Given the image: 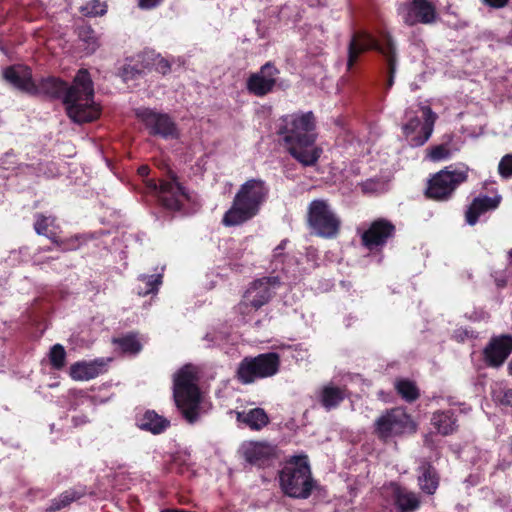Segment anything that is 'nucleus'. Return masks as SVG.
I'll use <instances>...</instances> for the list:
<instances>
[{"mask_svg":"<svg viewBox=\"0 0 512 512\" xmlns=\"http://www.w3.org/2000/svg\"><path fill=\"white\" fill-rule=\"evenodd\" d=\"M0 168L11 174L18 175L25 169H29L30 165L20 163L13 151H7L0 159Z\"/></svg>","mask_w":512,"mask_h":512,"instance_id":"nucleus-31","label":"nucleus"},{"mask_svg":"<svg viewBox=\"0 0 512 512\" xmlns=\"http://www.w3.org/2000/svg\"><path fill=\"white\" fill-rule=\"evenodd\" d=\"M315 129L316 120L311 111L288 114L280 119L278 135L290 155L303 166H313L322 153L315 145Z\"/></svg>","mask_w":512,"mask_h":512,"instance_id":"nucleus-2","label":"nucleus"},{"mask_svg":"<svg viewBox=\"0 0 512 512\" xmlns=\"http://www.w3.org/2000/svg\"><path fill=\"white\" fill-rule=\"evenodd\" d=\"M471 410L470 407H464L461 411L464 412V413H467Z\"/></svg>","mask_w":512,"mask_h":512,"instance_id":"nucleus-51","label":"nucleus"},{"mask_svg":"<svg viewBox=\"0 0 512 512\" xmlns=\"http://www.w3.org/2000/svg\"><path fill=\"white\" fill-rule=\"evenodd\" d=\"M363 193L377 195L388 190V183L380 178L367 179L361 184Z\"/></svg>","mask_w":512,"mask_h":512,"instance_id":"nucleus-33","label":"nucleus"},{"mask_svg":"<svg viewBox=\"0 0 512 512\" xmlns=\"http://www.w3.org/2000/svg\"><path fill=\"white\" fill-rule=\"evenodd\" d=\"M468 172L469 167L463 163L445 167L429 180L427 196L435 200H447L468 179Z\"/></svg>","mask_w":512,"mask_h":512,"instance_id":"nucleus-9","label":"nucleus"},{"mask_svg":"<svg viewBox=\"0 0 512 512\" xmlns=\"http://www.w3.org/2000/svg\"><path fill=\"white\" fill-rule=\"evenodd\" d=\"M431 424L441 435L447 436L454 433L457 428V419L451 410H438L432 414Z\"/></svg>","mask_w":512,"mask_h":512,"instance_id":"nucleus-26","label":"nucleus"},{"mask_svg":"<svg viewBox=\"0 0 512 512\" xmlns=\"http://www.w3.org/2000/svg\"><path fill=\"white\" fill-rule=\"evenodd\" d=\"M394 387L398 394L407 402L415 401L420 395L415 382L408 379H397Z\"/></svg>","mask_w":512,"mask_h":512,"instance_id":"nucleus-30","label":"nucleus"},{"mask_svg":"<svg viewBox=\"0 0 512 512\" xmlns=\"http://www.w3.org/2000/svg\"><path fill=\"white\" fill-rule=\"evenodd\" d=\"M437 114L423 102L410 105L401 123L402 135L410 147L423 146L432 136Z\"/></svg>","mask_w":512,"mask_h":512,"instance_id":"nucleus-4","label":"nucleus"},{"mask_svg":"<svg viewBox=\"0 0 512 512\" xmlns=\"http://www.w3.org/2000/svg\"><path fill=\"white\" fill-rule=\"evenodd\" d=\"M224 339H225V337L223 334L216 333V332H209L204 337V340L209 342V344H208L209 346L210 345L220 346L223 344Z\"/></svg>","mask_w":512,"mask_h":512,"instance_id":"nucleus-43","label":"nucleus"},{"mask_svg":"<svg viewBox=\"0 0 512 512\" xmlns=\"http://www.w3.org/2000/svg\"><path fill=\"white\" fill-rule=\"evenodd\" d=\"M318 397L321 405L329 411L336 408L345 399L346 392L340 387L326 385L320 389Z\"/></svg>","mask_w":512,"mask_h":512,"instance_id":"nucleus-27","label":"nucleus"},{"mask_svg":"<svg viewBox=\"0 0 512 512\" xmlns=\"http://www.w3.org/2000/svg\"><path fill=\"white\" fill-rule=\"evenodd\" d=\"M157 70L162 74H166L170 70V64L165 59H160L157 63Z\"/></svg>","mask_w":512,"mask_h":512,"instance_id":"nucleus-45","label":"nucleus"},{"mask_svg":"<svg viewBox=\"0 0 512 512\" xmlns=\"http://www.w3.org/2000/svg\"><path fill=\"white\" fill-rule=\"evenodd\" d=\"M55 221V218L52 216H45L37 213L35 215L34 229L38 235H43L56 242L55 237L58 227L55 224Z\"/></svg>","mask_w":512,"mask_h":512,"instance_id":"nucleus-29","label":"nucleus"},{"mask_svg":"<svg viewBox=\"0 0 512 512\" xmlns=\"http://www.w3.org/2000/svg\"><path fill=\"white\" fill-rule=\"evenodd\" d=\"M499 203V197H489L485 195L474 198L465 212L466 222L471 226L475 225L482 214L489 210L496 209Z\"/></svg>","mask_w":512,"mask_h":512,"instance_id":"nucleus-22","label":"nucleus"},{"mask_svg":"<svg viewBox=\"0 0 512 512\" xmlns=\"http://www.w3.org/2000/svg\"><path fill=\"white\" fill-rule=\"evenodd\" d=\"M138 173L141 177L146 178L149 175V167L146 165L139 167Z\"/></svg>","mask_w":512,"mask_h":512,"instance_id":"nucleus-49","label":"nucleus"},{"mask_svg":"<svg viewBox=\"0 0 512 512\" xmlns=\"http://www.w3.org/2000/svg\"><path fill=\"white\" fill-rule=\"evenodd\" d=\"M169 425L170 421L168 419L153 410H147L142 415L136 417V426L139 429L155 435L164 432Z\"/></svg>","mask_w":512,"mask_h":512,"instance_id":"nucleus-25","label":"nucleus"},{"mask_svg":"<svg viewBox=\"0 0 512 512\" xmlns=\"http://www.w3.org/2000/svg\"><path fill=\"white\" fill-rule=\"evenodd\" d=\"M287 240L284 239L280 242V244L273 250L272 263L275 265V269L278 268V264H283L286 255L284 254V250L287 244Z\"/></svg>","mask_w":512,"mask_h":512,"instance_id":"nucleus-42","label":"nucleus"},{"mask_svg":"<svg viewBox=\"0 0 512 512\" xmlns=\"http://www.w3.org/2000/svg\"><path fill=\"white\" fill-rule=\"evenodd\" d=\"M269 186L260 178L245 181L236 192L231 207L225 212V226L241 225L257 216L268 199Z\"/></svg>","mask_w":512,"mask_h":512,"instance_id":"nucleus-3","label":"nucleus"},{"mask_svg":"<svg viewBox=\"0 0 512 512\" xmlns=\"http://www.w3.org/2000/svg\"><path fill=\"white\" fill-rule=\"evenodd\" d=\"M138 280L144 284V287H139L138 294L146 296L158 292L159 286L162 283V274H142L138 277Z\"/></svg>","mask_w":512,"mask_h":512,"instance_id":"nucleus-32","label":"nucleus"},{"mask_svg":"<svg viewBox=\"0 0 512 512\" xmlns=\"http://www.w3.org/2000/svg\"><path fill=\"white\" fill-rule=\"evenodd\" d=\"M111 358H96L89 361H78L71 365L69 374L77 381H88L105 373Z\"/></svg>","mask_w":512,"mask_h":512,"instance_id":"nucleus-19","label":"nucleus"},{"mask_svg":"<svg viewBox=\"0 0 512 512\" xmlns=\"http://www.w3.org/2000/svg\"><path fill=\"white\" fill-rule=\"evenodd\" d=\"M502 285H503L502 281H499L498 286H502Z\"/></svg>","mask_w":512,"mask_h":512,"instance_id":"nucleus-53","label":"nucleus"},{"mask_svg":"<svg viewBox=\"0 0 512 512\" xmlns=\"http://www.w3.org/2000/svg\"><path fill=\"white\" fill-rule=\"evenodd\" d=\"M280 366L279 355L275 352L263 353L256 357H245L237 369V377L243 384H249L257 379L275 375Z\"/></svg>","mask_w":512,"mask_h":512,"instance_id":"nucleus-11","label":"nucleus"},{"mask_svg":"<svg viewBox=\"0 0 512 512\" xmlns=\"http://www.w3.org/2000/svg\"><path fill=\"white\" fill-rule=\"evenodd\" d=\"M146 185L157 194L166 209L186 212L190 204L196 203V195L182 186L174 174L168 179L161 180L159 184L155 180H147Z\"/></svg>","mask_w":512,"mask_h":512,"instance_id":"nucleus-8","label":"nucleus"},{"mask_svg":"<svg viewBox=\"0 0 512 512\" xmlns=\"http://www.w3.org/2000/svg\"><path fill=\"white\" fill-rule=\"evenodd\" d=\"M136 115L151 135L160 136L163 139L178 137L177 126L168 114L149 108H141L136 111Z\"/></svg>","mask_w":512,"mask_h":512,"instance_id":"nucleus-14","label":"nucleus"},{"mask_svg":"<svg viewBox=\"0 0 512 512\" xmlns=\"http://www.w3.org/2000/svg\"><path fill=\"white\" fill-rule=\"evenodd\" d=\"M493 400L503 406L512 407V390L501 385H495L492 389Z\"/></svg>","mask_w":512,"mask_h":512,"instance_id":"nucleus-40","label":"nucleus"},{"mask_svg":"<svg viewBox=\"0 0 512 512\" xmlns=\"http://www.w3.org/2000/svg\"><path fill=\"white\" fill-rule=\"evenodd\" d=\"M32 93H40L52 98H63L69 118L78 124L92 122L100 116V107L94 101V87L89 72L81 69L73 84H67L55 77L43 78L35 82Z\"/></svg>","mask_w":512,"mask_h":512,"instance_id":"nucleus-1","label":"nucleus"},{"mask_svg":"<svg viewBox=\"0 0 512 512\" xmlns=\"http://www.w3.org/2000/svg\"><path fill=\"white\" fill-rule=\"evenodd\" d=\"M371 49L379 51L386 59L389 74L386 82V90H389L394 84L395 74L397 71L395 45L389 35H386L383 41L379 42L366 31H359L355 33L348 46L347 68L351 69L357 61L358 56L362 52Z\"/></svg>","mask_w":512,"mask_h":512,"instance_id":"nucleus-5","label":"nucleus"},{"mask_svg":"<svg viewBox=\"0 0 512 512\" xmlns=\"http://www.w3.org/2000/svg\"><path fill=\"white\" fill-rule=\"evenodd\" d=\"M162 0H139V6L142 9H152L158 6Z\"/></svg>","mask_w":512,"mask_h":512,"instance_id":"nucleus-44","label":"nucleus"},{"mask_svg":"<svg viewBox=\"0 0 512 512\" xmlns=\"http://www.w3.org/2000/svg\"><path fill=\"white\" fill-rule=\"evenodd\" d=\"M377 435L387 440L405 433L414 432L415 425L411 417L402 408L386 411L375 422Z\"/></svg>","mask_w":512,"mask_h":512,"instance_id":"nucleus-13","label":"nucleus"},{"mask_svg":"<svg viewBox=\"0 0 512 512\" xmlns=\"http://www.w3.org/2000/svg\"><path fill=\"white\" fill-rule=\"evenodd\" d=\"M279 480L283 492L293 498H308L315 486L306 456L289 459L280 471Z\"/></svg>","mask_w":512,"mask_h":512,"instance_id":"nucleus-6","label":"nucleus"},{"mask_svg":"<svg viewBox=\"0 0 512 512\" xmlns=\"http://www.w3.org/2000/svg\"><path fill=\"white\" fill-rule=\"evenodd\" d=\"M237 420L246 424L252 430H260L269 422L268 415L262 408H253L247 412H238Z\"/></svg>","mask_w":512,"mask_h":512,"instance_id":"nucleus-28","label":"nucleus"},{"mask_svg":"<svg viewBox=\"0 0 512 512\" xmlns=\"http://www.w3.org/2000/svg\"><path fill=\"white\" fill-rule=\"evenodd\" d=\"M398 14L402 21L413 26L417 23L432 24L437 20V11L429 0H411L398 7Z\"/></svg>","mask_w":512,"mask_h":512,"instance_id":"nucleus-15","label":"nucleus"},{"mask_svg":"<svg viewBox=\"0 0 512 512\" xmlns=\"http://www.w3.org/2000/svg\"><path fill=\"white\" fill-rule=\"evenodd\" d=\"M243 455L251 464L262 465L274 454V447L265 442H248L242 445Z\"/></svg>","mask_w":512,"mask_h":512,"instance_id":"nucleus-23","label":"nucleus"},{"mask_svg":"<svg viewBox=\"0 0 512 512\" xmlns=\"http://www.w3.org/2000/svg\"><path fill=\"white\" fill-rule=\"evenodd\" d=\"M279 285L280 279L278 276L255 280L246 290L242 302L238 305V311L245 314L250 310H258L270 301Z\"/></svg>","mask_w":512,"mask_h":512,"instance_id":"nucleus-12","label":"nucleus"},{"mask_svg":"<svg viewBox=\"0 0 512 512\" xmlns=\"http://www.w3.org/2000/svg\"><path fill=\"white\" fill-rule=\"evenodd\" d=\"M498 172L504 179L512 177V154L503 156L498 164Z\"/></svg>","mask_w":512,"mask_h":512,"instance_id":"nucleus-41","label":"nucleus"},{"mask_svg":"<svg viewBox=\"0 0 512 512\" xmlns=\"http://www.w3.org/2000/svg\"><path fill=\"white\" fill-rule=\"evenodd\" d=\"M307 221L315 235L327 239L336 237L341 225L339 216L323 199L310 202Z\"/></svg>","mask_w":512,"mask_h":512,"instance_id":"nucleus-10","label":"nucleus"},{"mask_svg":"<svg viewBox=\"0 0 512 512\" xmlns=\"http://www.w3.org/2000/svg\"><path fill=\"white\" fill-rule=\"evenodd\" d=\"M279 70L272 62L265 63L259 71L252 73L246 81L247 91L257 97H264L274 90Z\"/></svg>","mask_w":512,"mask_h":512,"instance_id":"nucleus-16","label":"nucleus"},{"mask_svg":"<svg viewBox=\"0 0 512 512\" xmlns=\"http://www.w3.org/2000/svg\"><path fill=\"white\" fill-rule=\"evenodd\" d=\"M3 77L7 82L20 90L32 93L35 89L32 72L26 66L16 65L8 67L3 71Z\"/></svg>","mask_w":512,"mask_h":512,"instance_id":"nucleus-21","label":"nucleus"},{"mask_svg":"<svg viewBox=\"0 0 512 512\" xmlns=\"http://www.w3.org/2000/svg\"><path fill=\"white\" fill-rule=\"evenodd\" d=\"M76 394H77V395H79L80 397H88V396L86 395V393H85V392H83V391H78V392H76Z\"/></svg>","mask_w":512,"mask_h":512,"instance_id":"nucleus-50","label":"nucleus"},{"mask_svg":"<svg viewBox=\"0 0 512 512\" xmlns=\"http://www.w3.org/2000/svg\"><path fill=\"white\" fill-rule=\"evenodd\" d=\"M510 450H511V453H512V437H511V443H510Z\"/></svg>","mask_w":512,"mask_h":512,"instance_id":"nucleus-52","label":"nucleus"},{"mask_svg":"<svg viewBox=\"0 0 512 512\" xmlns=\"http://www.w3.org/2000/svg\"><path fill=\"white\" fill-rule=\"evenodd\" d=\"M81 41L86 43L88 53H93L99 46L95 32L88 26L81 27L78 32Z\"/></svg>","mask_w":512,"mask_h":512,"instance_id":"nucleus-38","label":"nucleus"},{"mask_svg":"<svg viewBox=\"0 0 512 512\" xmlns=\"http://www.w3.org/2000/svg\"><path fill=\"white\" fill-rule=\"evenodd\" d=\"M79 497L80 495L75 491L67 490L51 501V505L47 508V511L55 512L61 510Z\"/></svg>","mask_w":512,"mask_h":512,"instance_id":"nucleus-34","label":"nucleus"},{"mask_svg":"<svg viewBox=\"0 0 512 512\" xmlns=\"http://www.w3.org/2000/svg\"><path fill=\"white\" fill-rule=\"evenodd\" d=\"M124 353L136 354L141 350V344L134 335H126L114 340Z\"/></svg>","mask_w":512,"mask_h":512,"instance_id":"nucleus-36","label":"nucleus"},{"mask_svg":"<svg viewBox=\"0 0 512 512\" xmlns=\"http://www.w3.org/2000/svg\"><path fill=\"white\" fill-rule=\"evenodd\" d=\"M509 256L512 257V250L509 252Z\"/></svg>","mask_w":512,"mask_h":512,"instance_id":"nucleus-55","label":"nucleus"},{"mask_svg":"<svg viewBox=\"0 0 512 512\" xmlns=\"http://www.w3.org/2000/svg\"><path fill=\"white\" fill-rule=\"evenodd\" d=\"M502 285H503L502 281H499L498 286H502Z\"/></svg>","mask_w":512,"mask_h":512,"instance_id":"nucleus-54","label":"nucleus"},{"mask_svg":"<svg viewBox=\"0 0 512 512\" xmlns=\"http://www.w3.org/2000/svg\"><path fill=\"white\" fill-rule=\"evenodd\" d=\"M417 481L423 493L433 495L438 489L440 478L436 469L429 462L423 461L417 468Z\"/></svg>","mask_w":512,"mask_h":512,"instance_id":"nucleus-24","label":"nucleus"},{"mask_svg":"<svg viewBox=\"0 0 512 512\" xmlns=\"http://www.w3.org/2000/svg\"><path fill=\"white\" fill-rule=\"evenodd\" d=\"M512 353V336L493 338L484 350L485 360L492 367L501 366Z\"/></svg>","mask_w":512,"mask_h":512,"instance_id":"nucleus-20","label":"nucleus"},{"mask_svg":"<svg viewBox=\"0 0 512 512\" xmlns=\"http://www.w3.org/2000/svg\"><path fill=\"white\" fill-rule=\"evenodd\" d=\"M66 351L61 344H55L51 347L49 353V360L52 367L56 370H60L65 365Z\"/></svg>","mask_w":512,"mask_h":512,"instance_id":"nucleus-39","label":"nucleus"},{"mask_svg":"<svg viewBox=\"0 0 512 512\" xmlns=\"http://www.w3.org/2000/svg\"><path fill=\"white\" fill-rule=\"evenodd\" d=\"M395 234V226L387 219L373 221L362 234V243L370 251L382 248Z\"/></svg>","mask_w":512,"mask_h":512,"instance_id":"nucleus-18","label":"nucleus"},{"mask_svg":"<svg viewBox=\"0 0 512 512\" xmlns=\"http://www.w3.org/2000/svg\"><path fill=\"white\" fill-rule=\"evenodd\" d=\"M383 495L392 502L395 512H415L420 507L418 494L395 482L384 486Z\"/></svg>","mask_w":512,"mask_h":512,"instance_id":"nucleus-17","label":"nucleus"},{"mask_svg":"<svg viewBox=\"0 0 512 512\" xmlns=\"http://www.w3.org/2000/svg\"><path fill=\"white\" fill-rule=\"evenodd\" d=\"M306 255H307L308 260L313 261L315 263V265H317L318 254H317L316 249H314L312 247L308 248Z\"/></svg>","mask_w":512,"mask_h":512,"instance_id":"nucleus-48","label":"nucleus"},{"mask_svg":"<svg viewBox=\"0 0 512 512\" xmlns=\"http://www.w3.org/2000/svg\"><path fill=\"white\" fill-rule=\"evenodd\" d=\"M190 365L184 366L174 375L173 396L184 419L196 423L200 418V395Z\"/></svg>","mask_w":512,"mask_h":512,"instance_id":"nucleus-7","label":"nucleus"},{"mask_svg":"<svg viewBox=\"0 0 512 512\" xmlns=\"http://www.w3.org/2000/svg\"><path fill=\"white\" fill-rule=\"evenodd\" d=\"M129 74H131V77H135L136 74H140V71L139 70H134V68H132L131 66H125L123 68V75H124V78L125 79H128L129 78Z\"/></svg>","mask_w":512,"mask_h":512,"instance_id":"nucleus-47","label":"nucleus"},{"mask_svg":"<svg viewBox=\"0 0 512 512\" xmlns=\"http://www.w3.org/2000/svg\"><path fill=\"white\" fill-rule=\"evenodd\" d=\"M487 5L494 7V8H501L504 7L508 0H483Z\"/></svg>","mask_w":512,"mask_h":512,"instance_id":"nucleus-46","label":"nucleus"},{"mask_svg":"<svg viewBox=\"0 0 512 512\" xmlns=\"http://www.w3.org/2000/svg\"><path fill=\"white\" fill-rule=\"evenodd\" d=\"M80 11L84 16L97 17L107 12V6L99 0H90L85 5L81 6Z\"/></svg>","mask_w":512,"mask_h":512,"instance_id":"nucleus-37","label":"nucleus"},{"mask_svg":"<svg viewBox=\"0 0 512 512\" xmlns=\"http://www.w3.org/2000/svg\"><path fill=\"white\" fill-rule=\"evenodd\" d=\"M454 151L450 149L447 143L439 144L427 149V157L434 162L451 158Z\"/></svg>","mask_w":512,"mask_h":512,"instance_id":"nucleus-35","label":"nucleus"}]
</instances>
